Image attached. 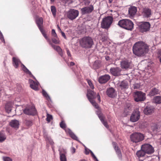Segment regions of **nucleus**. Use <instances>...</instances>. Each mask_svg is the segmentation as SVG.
<instances>
[{
  "label": "nucleus",
  "mask_w": 161,
  "mask_h": 161,
  "mask_svg": "<svg viewBox=\"0 0 161 161\" xmlns=\"http://www.w3.org/2000/svg\"><path fill=\"white\" fill-rule=\"evenodd\" d=\"M148 47L147 44L142 41L136 42L133 47V53L138 57L143 56L147 53Z\"/></svg>",
  "instance_id": "nucleus-1"
},
{
  "label": "nucleus",
  "mask_w": 161,
  "mask_h": 161,
  "mask_svg": "<svg viewBox=\"0 0 161 161\" xmlns=\"http://www.w3.org/2000/svg\"><path fill=\"white\" fill-rule=\"evenodd\" d=\"M94 42L92 39L89 36L84 37L80 41V44L83 48H89L93 45Z\"/></svg>",
  "instance_id": "nucleus-2"
},
{
  "label": "nucleus",
  "mask_w": 161,
  "mask_h": 161,
  "mask_svg": "<svg viewBox=\"0 0 161 161\" xmlns=\"http://www.w3.org/2000/svg\"><path fill=\"white\" fill-rule=\"evenodd\" d=\"M130 137L131 142L137 143L144 140V136L141 133L134 132L130 135Z\"/></svg>",
  "instance_id": "nucleus-3"
},
{
  "label": "nucleus",
  "mask_w": 161,
  "mask_h": 161,
  "mask_svg": "<svg viewBox=\"0 0 161 161\" xmlns=\"http://www.w3.org/2000/svg\"><path fill=\"white\" fill-rule=\"evenodd\" d=\"M113 20L112 17L108 16L103 19L101 24V27L103 29H109Z\"/></svg>",
  "instance_id": "nucleus-4"
},
{
  "label": "nucleus",
  "mask_w": 161,
  "mask_h": 161,
  "mask_svg": "<svg viewBox=\"0 0 161 161\" xmlns=\"http://www.w3.org/2000/svg\"><path fill=\"white\" fill-rule=\"evenodd\" d=\"M87 96L89 101L92 105L96 108L98 109L99 107L94 100L96 98V93L92 90H88L87 91Z\"/></svg>",
  "instance_id": "nucleus-5"
},
{
  "label": "nucleus",
  "mask_w": 161,
  "mask_h": 161,
  "mask_svg": "<svg viewBox=\"0 0 161 161\" xmlns=\"http://www.w3.org/2000/svg\"><path fill=\"white\" fill-rule=\"evenodd\" d=\"M146 95L145 93L141 91H136L134 94V100L136 102L144 101L146 99Z\"/></svg>",
  "instance_id": "nucleus-6"
},
{
  "label": "nucleus",
  "mask_w": 161,
  "mask_h": 161,
  "mask_svg": "<svg viewBox=\"0 0 161 161\" xmlns=\"http://www.w3.org/2000/svg\"><path fill=\"white\" fill-rule=\"evenodd\" d=\"M133 23L128 19L121 20V27L126 30H132L133 28Z\"/></svg>",
  "instance_id": "nucleus-7"
},
{
  "label": "nucleus",
  "mask_w": 161,
  "mask_h": 161,
  "mask_svg": "<svg viewBox=\"0 0 161 161\" xmlns=\"http://www.w3.org/2000/svg\"><path fill=\"white\" fill-rule=\"evenodd\" d=\"M140 14L143 18L147 19L150 17L152 14L151 10L147 7L142 8L140 10Z\"/></svg>",
  "instance_id": "nucleus-8"
},
{
  "label": "nucleus",
  "mask_w": 161,
  "mask_h": 161,
  "mask_svg": "<svg viewBox=\"0 0 161 161\" xmlns=\"http://www.w3.org/2000/svg\"><path fill=\"white\" fill-rule=\"evenodd\" d=\"M141 149L143 150L145 153L147 154H151L154 151V148L149 144H144L142 145Z\"/></svg>",
  "instance_id": "nucleus-9"
},
{
  "label": "nucleus",
  "mask_w": 161,
  "mask_h": 161,
  "mask_svg": "<svg viewBox=\"0 0 161 161\" xmlns=\"http://www.w3.org/2000/svg\"><path fill=\"white\" fill-rule=\"evenodd\" d=\"M150 24L149 22H142L139 26L140 31L142 33L148 31L150 30Z\"/></svg>",
  "instance_id": "nucleus-10"
},
{
  "label": "nucleus",
  "mask_w": 161,
  "mask_h": 161,
  "mask_svg": "<svg viewBox=\"0 0 161 161\" xmlns=\"http://www.w3.org/2000/svg\"><path fill=\"white\" fill-rule=\"evenodd\" d=\"M140 113L138 109H135L130 116V121L133 122L138 121L140 118Z\"/></svg>",
  "instance_id": "nucleus-11"
},
{
  "label": "nucleus",
  "mask_w": 161,
  "mask_h": 161,
  "mask_svg": "<svg viewBox=\"0 0 161 161\" xmlns=\"http://www.w3.org/2000/svg\"><path fill=\"white\" fill-rule=\"evenodd\" d=\"M78 10L74 9H71L67 13V16L68 19L71 20L75 19L79 15Z\"/></svg>",
  "instance_id": "nucleus-12"
},
{
  "label": "nucleus",
  "mask_w": 161,
  "mask_h": 161,
  "mask_svg": "<svg viewBox=\"0 0 161 161\" xmlns=\"http://www.w3.org/2000/svg\"><path fill=\"white\" fill-rule=\"evenodd\" d=\"M23 112L25 114L28 115H34L36 114V111L33 105L29 106L24 109Z\"/></svg>",
  "instance_id": "nucleus-13"
},
{
  "label": "nucleus",
  "mask_w": 161,
  "mask_h": 161,
  "mask_svg": "<svg viewBox=\"0 0 161 161\" xmlns=\"http://www.w3.org/2000/svg\"><path fill=\"white\" fill-rule=\"evenodd\" d=\"M107 95L109 97L114 98L117 96V93L115 90L112 87L108 88L106 91Z\"/></svg>",
  "instance_id": "nucleus-14"
},
{
  "label": "nucleus",
  "mask_w": 161,
  "mask_h": 161,
  "mask_svg": "<svg viewBox=\"0 0 161 161\" xmlns=\"http://www.w3.org/2000/svg\"><path fill=\"white\" fill-rule=\"evenodd\" d=\"M94 7L92 5L85 7L81 9V12L82 14H85L91 13L93 10Z\"/></svg>",
  "instance_id": "nucleus-15"
},
{
  "label": "nucleus",
  "mask_w": 161,
  "mask_h": 161,
  "mask_svg": "<svg viewBox=\"0 0 161 161\" xmlns=\"http://www.w3.org/2000/svg\"><path fill=\"white\" fill-rule=\"evenodd\" d=\"M154 109L153 106H147L144 108L143 112L146 115H150L154 112Z\"/></svg>",
  "instance_id": "nucleus-16"
},
{
  "label": "nucleus",
  "mask_w": 161,
  "mask_h": 161,
  "mask_svg": "<svg viewBox=\"0 0 161 161\" xmlns=\"http://www.w3.org/2000/svg\"><path fill=\"white\" fill-rule=\"evenodd\" d=\"M110 72L114 76H119L120 75L121 70L118 67H113L110 68Z\"/></svg>",
  "instance_id": "nucleus-17"
},
{
  "label": "nucleus",
  "mask_w": 161,
  "mask_h": 161,
  "mask_svg": "<svg viewBox=\"0 0 161 161\" xmlns=\"http://www.w3.org/2000/svg\"><path fill=\"white\" fill-rule=\"evenodd\" d=\"M110 78V76L108 75H105L99 77L98 79L99 82L101 84L105 83L107 82Z\"/></svg>",
  "instance_id": "nucleus-18"
},
{
  "label": "nucleus",
  "mask_w": 161,
  "mask_h": 161,
  "mask_svg": "<svg viewBox=\"0 0 161 161\" xmlns=\"http://www.w3.org/2000/svg\"><path fill=\"white\" fill-rule=\"evenodd\" d=\"M59 152L60 161H67V158L65 153H66V151L63 148L59 149Z\"/></svg>",
  "instance_id": "nucleus-19"
},
{
  "label": "nucleus",
  "mask_w": 161,
  "mask_h": 161,
  "mask_svg": "<svg viewBox=\"0 0 161 161\" xmlns=\"http://www.w3.org/2000/svg\"><path fill=\"white\" fill-rule=\"evenodd\" d=\"M9 125L12 127L17 130L19 128V123L17 120H12L10 122Z\"/></svg>",
  "instance_id": "nucleus-20"
},
{
  "label": "nucleus",
  "mask_w": 161,
  "mask_h": 161,
  "mask_svg": "<svg viewBox=\"0 0 161 161\" xmlns=\"http://www.w3.org/2000/svg\"><path fill=\"white\" fill-rule=\"evenodd\" d=\"M29 82L30 84V86L32 89L35 90L38 89V83L37 82H34L31 79L29 80Z\"/></svg>",
  "instance_id": "nucleus-21"
},
{
  "label": "nucleus",
  "mask_w": 161,
  "mask_h": 161,
  "mask_svg": "<svg viewBox=\"0 0 161 161\" xmlns=\"http://www.w3.org/2000/svg\"><path fill=\"white\" fill-rule=\"evenodd\" d=\"M131 110L132 107L131 105L130 104H127L124 108L123 115L124 116H126L130 112Z\"/></svg>",
  "instance_id": "nucleus-22"
},
{
  "label": "nucleus",
  "mask_w": 161,
  "mask_h": 161,
  "mask_svg": "<svg viewBox=\"0 0 161 161\" xmlns=\"http://www.w3.org/2000/svg\"><path fill=\"white\" fill-rule=\"evenodd\" d=\"M97 114L98 115L99 118L104 126L107 128H108V125L107 122L104 120L103 116V114L101 113L99 111H97Z\"/></svg>",
  "instance_id": "nucleus-23"
},
{
  "label": "nucleus",
  "mask_w": 161,
  "mask_h": 161,
  "mask_svg": "<svg viewBox=\"0 0 161 161\" xmlns=\"http://www.w3.org/2000/svg\"><path fill=\"white\" fill-rule=\"evenodd\" d=\"M36 22L39 30L41 32H42L43 31L42 26L43 23L42 18L41 17L37 18L36 19Z\"/></svg>",
  "instance_id": "nucleus-24"
},
{
  "label": "nucleus",
  "mask_w": 161,
  "mask_h": 161,
  "mask_svg": "<svg viewBox=\"0 0 161 161\" xmlns=\"http://www.w3.org/2000/svg\"><path fill=\"white\" fill-rule=\"evenodd\" d=\"M136 12L137 8L135 7L131 6L129 8L128 10L129 14L131 17H133L135 15Z\"/></svg>",
  "instance_id": "nucleus-25"
},
{
  "label": "nucleus",
  "mask_w": 161,
  "mask_h": 161,
  "mask_svg": "<svg viewBox=\"0 0 161 161\" xmlns=\"http://www.w3.org/2000/svg\"><path fill=\"white\" fill-rule=\"evenodd\" d=\"M130 63L127 60H125L121 62V68L126 69H128L130 65Z\"/></svg>",
  "instance_id": "nucleus-26"
},
{
  "label": "nucleus",
  "mask_w": 161,
  "mask_h": 161,
  "mask_svg": "<svg viewBox=\"0 0 161 161\" xmlns=\"http://www.w3.org/2000/svg\"><path fill=\"white\" fill-rule=\"evenodd\" d=\"M13 64L16 68H18L19 65L21 63L20 61L17 58L14 57L13 58Z\"/></svg>",
  "instance_id": "nucleus-27"
},
{
  "label": "nucleus",
  "mask_w": 161,
  "mask_h": 161,
  "mask_svg": "<svg viewBox=\"0 0 161 161\" xmlns=\"http://www.w3.org/2000/svg\"><path fill=\"white\" fill-rule=\"evenodd\" d=\"M146 154L144 151L141 149L137 151L136 153V155L139 158L144 157Z\"/></svg>",
  "instance_id": "nucleus-28"
},
{
  "label": "nucleus",
  "mask_w": 161,
  "mask_h": 161,
  "mask_svg": "<svg viewBox=\"0 0 161 161\" xmlns=\"http://www.w3.org/2000/svg\"><path fill=\"white\" fill-rule=\"evenodd\" d=\"M54 49L56 50L58 53L61 56H63V52L62 49L58 46H55L54 45H52Z\"/></svg>",
  "instance_id": "nucleus-29"
},
{
  "label": "nucleus",
  "mask_w": 161,
  "mask_h": 161,
  "mask_svg": "<svg viewBox=\"0 0 161 161\" xmlns=\"http://www.w3.org/2000/svg\"><path fill=\"white\" fill-rule=\"evenodd\" d=\"M12 105L11 103H8L6 105L5 108L7 112H10L12 110Z\"/></svg>",
  "instance_id": "nucleus-30"
},
{
  "label": "nucleus",
  "mask_w": 161,
  "mask_h": 161,
  "mask_svg": "<svg viewBox=\"0 0 161 161\" xmlns=\"http://www.w3.org/2000/svg\"><path fill=\"white\" fill-rule=\"evenodd\" d=\"M158 93V90L156 88H154L153 89L149 92V95L151 97L157 94Z\"/></svg>",
  "instance_id": "nucleus-31"
},
{
  "label": "nucleus",
  "mask_w": 161,
  "mask_h": 161,
  "mask_svg": "<svg viewBox=\"0 0 161 161\" xmlns=\"http://www.w3.org/2000/svg\"><path fill=\"white\" fill-rule=\"evenodd\" d=\"M154 103L157 104L161 103V97L157 96L154 97L153 99Z\"/></svg>",
  "instance_id": "nucleus-32"
},
{
  "label": "nucleus",
  "mask_w": 161,
  "mask_h": 161,
  "mask_svg": "<svg viewBox=\"0 0 161 161\" xmlns=\"http://www.w3.org/2000/svg\"><path fill=\"white\" fill-rule=\"evenodd\" d=\"M21 67L22 70L27 74L33 76L31 72L23 64L21 65Z\"/></svg>",
  "instance_id": "nucleus-33"
},
{
  "label": "nucleus",
  "mask_w": 161,
  "mask_h": 161,
  "mask_svg": "<svg viewBox=\"0 0 161 161\" xmlns=\"http://www.w3.org/2000/svg\"><path fill=\"white\" fill-rule=\"evenodd\" d=\"M44 137L46 141L49 142L51 145H53L54 143L53 140L51 139L50 137L49 136L47 135H45Z\"/></svg>",
  "instance_id": "nucleus-34"
},
{
  "label": "nucleus",
  "mask_w": 161,
  "mask_h": 161,
  "mask_svg": "<svg viewBox=\"0 0 161 161\" xmlns=\"http://www.w3.org/2000/svg\"><path fill=\"white\" fill-rule=\"evenodd\" d=\"M159 128L157 125L154 124L153 125L151 126V129L154 132L156 133L159 129Z\"/></svg>",
  "instance_id": "nucleus-35"
},
{
  "label": "nucleus",
  "mask_w": 161,
  "mask_h": 161,
  "mask_svg": "<svg viewBox=\"0 0 161 161\" xmlns=\"http://www.w3.org/2000/svg\"><path fill=\"white\" fill-rule=\"evenodd\" d=\"M6 139V136L5 134L3 132H0V142H2Z\"/></svg>",
  "instance_id": "nucleus-36"
},
{
  "label": "nucleus",
  "mask_w": 161,
  "mask_h": 161,
  "mask_svg": "<svg viewBox=\"0 0 161 161\" xmlns=\"http://www.w3.org/2000/svg\"><path fill=\"white\" fill-rule=\"evenodd\" d=\"M51 9L53 15L54 17H55L56 15V11L55 7L54 6H52L51 7Z\"/></svg>",
  "instance_id": "nucleus-37"
},
{
  "label": "nucleus",
  "mask_w": 161,
  "mask_h": 161,
  "mask_svg": "<svg viewBox=\"0 0 161 161\" xmlns=\"http://www.w3.org/2000/svg\"><path fill=\"white\" fill-rule=\"evenodd\" d=\"M100 66V62L98 61H96L94 63L93 66L94 68L98 69Z\"/></svg>",
  "instance_id": "nucleus-38"
},
{
  "label": "nucleus",
  "mask_w": 161,
  "mask_h": 161,
  "mask_svg": "<svg viewBox=\"0 0 161 161\" xmlns=\"http://www.w3.org/2000/svg\"><path fill=\"white\" fill-rule=\"evenodd\" d=\"M128 86V84L127 82L126 81H123L121 82V87L123 88H126Z\"/></svg>",
  "instance_id": "nucleus-39"
},
{
  "label": "nucleus",
  "mask_w": 161,
  "mask_h": 161,
  "mask_svg": "<svg viewBox=\"0 0 161 161\" xmlns=\"http://www.w3.org/2000/svg\"><path fill=\"white\" fill-rule=\"evenodd\" d=\"M69 134L71 137L74 139L77 140V137L72 132L70 131L69 132Z\"/></svg>",
  "instance_id": "nucleus-40"
},
{
  "label": "nucleus",
  "mask_w": 161,
  "mask_h": 161,
  "mask_svg": "<svg viewBox=\"0 0 161 161\" xmlns=\"http://www.w3.org/2000/svg\"><path fill=\"white\" fill-rule=\"evenodd\" d=\"M140 87V84L139 83H135L133 86V88L134 89H138Z\"/></svg>",
  "instance_id": "nucleus-41"
},
{
  "label": "nucleus",
  "mask_w": 161,
  "mask_h": 161,
  "mask_svg": "<svg viewBox=\"0 0 161 161\" xmlns=\"http://www.w3.org/2000/svg\"><path fill=\"white\" fill-rule=\"evenodd\" d=\"M87 80V83L90 87L92 89H93L94 88V87L91 81L90 80Z\"/></svg>",
  "instance_id": "nucleus-42"
},
{
  "label": "nucleus",
  "mask_w": 161,
  "mask_h": 161,
  "mask_svg": "<svg viewBox=\"0 0 161 161\" xmlns=\"http://www.w3.org/2000/svg\"><path fill=\"white\" fill-rule=\"evenodd\" d=\"M3 159L4 161H12V158L9 157H3Z\"/></svg>",
  "instance_id": "nucleus-43"
},
{
  "label": "nucleus",
  "mask_w": 161,
  "mask_h": 161,
  "mask_svg": "<svg viewBox=\"0 0 161 161\" xmlns=\"http://www.w3.org/2000/svg\"><path fill=\"white\" fill-rule=\"evenodd\" d=\"M42 94L45 97H46L47 99H50V98L45 91L43 90L42 92Z\"/></svg>",
  "instance_id": "nucleus-44"
},
{
  "label": "nucleus",
  "mask_w": 161,
  "mask_h": 161,
  "mask_svg": "<svg viewBox=\"0 0 161 161\" xmlns=\"http://www.w3.org/2000/svg\"><path fill=\"white\" fill-rule=\"evenodd\" d=\"M25 123L26 125L28 126H31L32 124V121L30 120H26Z\"/></svg>",
  "instance_id": "nucleus-45"
},
{
  "label": "nucleus",
  "mask_w": 161,
  "mask_h": 161,
  "mask_svg": "<svg viewBox=\"0 0 161 161\" xmlns=\"http://www.w3.org/2000/svg\"><path fill=\"white\" fill-rule=\"evenodd\" d=\"M52 119V116L51 115L48 114L47 115V120L48 122H50L51 120Z\"/></svg>",
  "instance_id": "nucleus-46"
},
{
  "label": "nucleus",
  "mask_w": 161,
  "mask_h": 161,
  "mask_svg": "<svg viewBox=\"0 0 161 161\" xmlns=\"http://www.w3.org/2000/svg\"><path fill=\"white\" fill-rule=\"evenodd\" d=\"M114 148L115 149V150L116 151L117 153L118 154V155H119L120 151V150L119 149L118 147L117 146H115L114 147Z\"/></svg>",
  "instance_id": "nucleus-47"
},
{
  "label": "nucleus",
  "mask_w": 161,
  "mask_h": 161,
  "mask_svg": "<svg viewBox=\"0 0 161 161\" xmlns=\"http://www.w3.org/2000/svg\"><path fill=\"white\" fill-rule=\"evenodd\" d=\"M60 127L63 129L65 128L66 127L65 124L63 121H62L60 123Z\"/></svg>",
  "instance_id": "nucleus-48"
},
{
  "label": "nucleus",
  "mask_w": 161,
  "mask_h": 161,
  "mask_svg": "<svg viewBox=\"0 0 161 161\" xmlns=\"http://www.w3.org/2000/svg\"><path fill=\"white\" fill-rule=\"evenodd\" d=\"M52 36L54 37L57 38V36L55 30L54 29H52Z\"/></svg>",
  "instance_id": "nucleus-49"
},
{
  "label": "nucleus",
  "mask_w": 161,
  "mask_h": 161,
  "mask_svg": "<svg viewBox=\"0 0 161 161\" xmlns=\"http://www.w3.org/2000/svg\"><path fill=\"white\" fill-rule=\"evenodd\" d=\"M0 39L3 42H4V43L5 42V40H4L3 36L0 31Z\"/></svg>",
  "instance_id": "nucleus-50"
},
{
  "label": "nucleus",
  "mask_w": 161,
  "mask_h": 161,
  "mask_svg": "<svg viewBox=\"0 0 161 161\" xmlns=\"http://www.w3.org/2000/svg\"><path fill=\"white\" fill-rule=\"evenodd\" d=\"M52 42L54 43L58 44L59 43V41L58 39H56L55 38H53L52 39Z\"/></svg>",
  "instance_id": "nucleus-51"
},
{
  "label": "nucleus",
  "mask_w": 161,
  "mask_h": 161,
  "mask_svg": "<svg viewBox=\"0 0 161 161\" xmlns=\"http://www.w3.org/2000/svg\"><path fill=\"white\" fill-rule=\"evenodd\" d=\"M90 151V152L91 154V155L92 156V157L95 160H97V157L95 156V155L94 154V153H93L91 150H89Z\"/></svg>",
  "instance_id": "nucleus-52"
},
{
  "label": "nucleus",
  "mask_w": 161,
  "mask_h": 161,
  "mask_svg": "<svg viewBox=\"0 0 161 161\" xmlns=\"http://www.w3.org/2000/svg\"><path fill=\"white\" fill-rule=\"evenodd\" d=\"M71 151L72 154H74L75 153V149L73 147H72L71 148Z\"/></svg>",
  "instance_id": "nucleus-53"
},
{
  "label": "nucleus",
  "mask_w": 161,
  "mask_h": 161,
  "mask_svg": "<svg viewBox=\"0 0 161 161\" xmlns=\"http://www.w3.org/2000/svg\"><path fill=\"white\" fill-rule=\"evenodd\" d=\"M61 32V34H62V36L65 39H66V36H65V33L63 32L62 31Z\"/></svg>",
  "instance_id": "nucleus-54"
},
{
  "label": "nucleus",
  "mask_w": 161,
  "mask_h": 161,
  "mask_svg": "<svg viewBox=\"0 0 161 161\" xmlns=\"http://www.w3.org/2000/svg\"><path fill=\"white\" fill-rule=\"evenodd\" d=\"M89 150H87L86 149H85V154H88L89 153L90 151Z\"/></svg>",
  "instance_id": "nucleus-55"
},
{
  "label": "nucleus",
  "mask_w": 161,
  "mask_h": 161,
  "mask_svg": "<svg viewBox=\"0 0 161 161\" xmlns=\"http://www.w3.org/2000/svg\"><path fill=\"white\" fill-rule=\"evenodd\" d=\"M43 31H42V32L43 35V36H44V37L47 39V40H48V38L47 37V36L44 33H43Z\"/></svg>",
  "instance_id": "nucleus-56"
},
{
  "label": "nucleus",
  "mask_w": 161,
  "mask_h": 161,
  "mask_svg": "<svg viewBox=\"0 0 161 161\" xmlns=\"http://www.w3.org/2000/svg\"><path fill=\"white\" fill-rule=\"evenodd\" d=\"M97 99H98V101L99 102H100V101H101L100 97L98 93L97 94Z\"/></svg>",
  "instance_id": "nucleus-57"
},
{
  "label": "nucleus",
  "mask_w": 161,
  "mask_h": 161,
  "mask_svg": "<svg viewBox=\"0 0 161 161\" xmlns=\"http://www.w3.org/2000/svg\"><path fill=\"white\" fill-rule=\"evenodd\" d=\"M67 54L68 55V56H71L70 53L68 50H67Z\"/></svg>",
  "instance_id": "nucleus-58"
},
{
  "label": "nucleus",
  "mask_w": 161,
  "mask_h": 161,
  "mask_svg": "<svg viewBox=\"0 0 161 161\" xmlns=\"http://www.w3.org/2000/svg\"><path fill=\"white\" fill-rule=\"evenodd\" d=\"M57 28L58 29V30L60 31V32L62 31L61 29H60V28L59 26L58 25H57Z\"/></svg>",
  "instance_id": "nucleus-59"
},
{
  "label": "nucleus",
  "mask_w": 161,
  "mask_h": 161,
  "mask_svg": "<svg viewBox=\"0 0 161 161\" xmlns=\"http://www.w3.org/2000/svg\"><path fill=\"white\" fill-rule=\"evenodd\" d=\"M157 53L158 54L161 55V50H159L158 51Z\"/></svg>",
  "instance_id": "nucleus-60"
},
{
  "label": "nucleus",
  "mask_w": 161,
  "mask_h": 161,
  "mask_svg": "<svg viewBox=\"0 0 161 161\" xmlns=\"http://www.w3.org/2000/svg\"><path fill=\"white\" fill-rule=\"evenodd\" d=\"M75 64V63L73 62H71L70 63V66H73Z\"/></svg>",
  "instance_id": "nucleus-61"
},
{
  "label": "nucleus",
  "mask_w": 161,
  "mask_h": 161,
  "mask_svg": "<svg viewBox=\"0 0 161 161\" xmlns=\"http://www.w3.org/2000/svg\"><path fill=\"white\" fill-rule=\"evenodd\" d=\"M118 25L121 27V20H120L118 24Z\"/></svg>",
  "instance_id": "nucleus-62"
},
{
  "label": "nucleus",
  "mask_w": 161,
  "mask_h": 161,
  "mask_svg": "<svg viewBox=\"0 0 161 161\" xmlns=\"http://www.w3.org/2000/svg\"><path fill=\"white\" fill-rule=\"evenodd\" d=\"M80 161H86L85 159H81L80 160Z\"/></svg>",
  "instance_id": "nucleus-63"
},
{
  "label": "nucleus",
  "mask_w": 161,
  "mask_h": 161,
  "mask_svg": "<svg viewBox=\"0 0 161 161\" xmlns=\"http://www.w3.org/2000/svg\"><path fill=\"white\" fill-rule=\"evenodd\" d=\"M159 62L161 63V57H160Z\"/></svg>",
  "instance_id": "nucleus-64"
}]
</instances>
